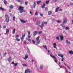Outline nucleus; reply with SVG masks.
<instances>
[{
  "label": "nucleus",
  "instance_id": "1",
  "mask_svg": "<svg viewBox=\"0 0 73 73\" xmlns=\"http://www.w3.org/2000/svg\"><path fill=\"white\" fill-rule=\"evenodd\" d=\"M24 9V7H23L22 6H20V7H19L18 9L19 11H20L19 12L20 13H22L23 12H25L26 11L24 9Z\"/></svg>",
  "mask_w": 73,
  "mask_h": 73
},
{
  "label": "nucleus",
  "instance_id": "2",
  "mask_svg": "<svg viewBox=\"0 0 73 73\" xmlns=\"http://www.w3.org/2000/svg\"><path fill=\"white\" fill-rule=\"evenodd\" d=\"M5 17L6 22H7V23H8V22H9V17L8 15H5Z\"/></svg>",
  "mask_w": 73,
  "mask_h": 73
},
{
  "label": "nucleus",
  "instance_id": "3",
  "mask_svg": "<svg viewBox=\"0 0 73 73\" xmlns=\"http://www.w3.org/2000/svg\"><path fill=\"white\" fill-rule=\"evenodd\" d=\"M50 56L52 58H54V61L55 62H57V60L56 59V58L55 57V56H52L51 55H50Z\"/></svg>",
  "mask_w": 73,
  "mask_h": 73
},
{
  "label": "nucleus",
  "instance_id": "4",
  "mask_svg": "<svg viewBox=\"0 0 73 73\" xmlns=\"http://www.w3.org/2000/svg\"><path fill=\"white\" fill-rule=\"evenodd\" d=\"M27 72H28L29 73H31V70L29 69H28L27 70H26L25 72V73H28Z\"/></svg>",
  "mask_w": 73,
  "mask_h": 73
},
{
  "label": "nucleus",
  "instance_id": "5",
  "mask_svg": "<svg viewBox=\"0 0 73 73\" xmlns=\"http://www.w3.org/2000/svg\"><path fill=\"white\" fill-rule=\"evenodd\" d=\"M58 56L61 57H62V61H64V58H63V55L59 54H58Z\"/></svg>",
  "mask_w": 73,
  "mask_h": 73
},
{
  "label": "nucleus",
  "instance_id": "6",
  "mask_svg": "<svg viewBox=\"0 0 73 73\" xmlns=\"http://www.w3.org/2000/svg\"><path fill=\"white\" fill-rule=\"evenodd\" d=\"M59 36L60 38V40H61V41H62L63 40V38H64V37L63 36L61 35H59Z\"/></svg>",
  "mask_w": 73,
  "mask_h": 73
},
{
  "label": "nucleus",
  "instance_id": "7",
  "mask_svg": "<svg viewBox=\"0 0 73 73\" xmlns=\"http://www.w3.org/2000/svg\"><path fill=\"white\" fill-rule=\"evenodd\" d=\"M38 32L37 31H34L33 32L34 36H36V34Z\"/></svg>",
  "mask_w": 73,
  "mask_h": 73
},
{
  "label": "nucleus",
  "instance_id": "8",
  "mask_svg": "<svg viewBox=\"0 0 73 73\" xmlns=\"http://www.w3.org/2000/svg\"><path fill=\"white\" fill-rule=\"evenodd\" d=\"M66 20H67V18H65L63 22V24H65V23H67Z\"/></svg>",
  "mask_w": 73,
  "mask_h": 73
},
{
  "label": "nucleus",
  "instance_id": "9",
  "mask_svg": "<svg viewBox=\"0 0 73 73\" xmlns=\"http://www.w3.org/2000/svg\"><path fill=\"white\" fill-rule=\"evenodd\" d=\"M21 22V23H27V21H25L24 20H23L22 19H21L20 20Z\"/></svg>",
  "mask_w": 73,
  "mask_h": 73
},
{
  "label": "nucleus",
  "instance_id": "10",
  "mask_svg": "<svg viewBox=\"0 0 73 73\" xmlns=\"http://www.w3.org/2000/svg\"><path fill=\"white\" fill-rule=\"evenodd\" d=\"M53 45L54 46V48H55V49H57V47L56 46H57V44L56 43H54L53 44Z\"/></svg>",
  "mask_w": 73,
  "mask_h": 73
},
{
  "label": "nucleus",
  "instance_id": "11",
  "mask_svg": "<svg viewBox=\"0 0 73 73\" xmlns=\"http://www.w3.org/2000/svg\"><path fill=\"white\" fill-rule=\"evenodd\" d=\"M44 24L42 23L41 25H40V28L42 29H43V27H44Z\"/></svg>",
  "mask_w": 73,
  "mask_h": 73
},
{
  "label": "nucleus",
  "instance_id": "12",
  "mask_svg": "<svg viewBox=\"0 0 73 73\" xmlns=\"http://www.w3.org/2000/svg\"><path fill=\"white\" fill-rule=\"evenodd\" d=\"M8 60V61L9 62H11V61H12V60H11V57H9Z\"/></svg>",
  "mask_w": 73,
  "mask_h": 73
},
{
  "label": "nucleus",
  "instance_id": "13",
  "mask_svg": "<svg viewBox=\"0 0 73 73\" xmlns=\"http://www.w3.org/2000/svg\"><path fill=\"white\" fill-rule=\"evenodd\" d=\"M27 58H28V54H26L25 55V57L24 58V60H26Z\"/></svg>",
  "mask_w": 73,
  "mask_h": 73
},
{
  "label": "nucleus",
  "instance_id": "14",
  "mask_svg": "<svg viewBox=\"0 0 73 73\" xmlns=\"http://www.w3.org/2000/svg\"><path fill=\"white\" fill-rule=\"evenodd\" d=\"M43 65H41L40 67V70H42V69H43Z\"/></svg>",
  "mask_w": 73,
  "mask_h": 73
},
{
  "label": "nucleus",
  "instance_id": "15",
  "mask_svg": "<svg viewBox=\"0 0 73 73\" xmlns=\"http://www.w3.org/2000/svg\"><path fill=\"white\" fill-rule=\"evenodd\" d=\"M68 53H70V54H73V52L72 50H70Z\"/></svg>",
  "mask_w": 73,
  "mask_h": 73
},
{
  "label": "nucleus",
  "instance_id": "16",
  "mask_svg": "<svg viewBox=\"0 0 73 73\" xmlns=\"http://www.w3.org/2000/svg\"><path fill=\"white\" fill-rule=\"evenodd\" d=\"M45 4L44 3L43 5L41 6V7L42 8H44L45 7Z\"/></svg>",
  "mask_w": 73,
  "mask_h": 73
},
{
  "label": "nucleus",
  "instance_id": "17",
  "mask_svg": "<svg viewBox=\"0 0 73 73\" xmlns=\"http://www.w3.org/2000/svg\"><path fill=\"white\" fill-rule=\"evenodd\" d=\"M16 31V29H14L13 30L12 33L13 34H14L15 33V32Z\"/></svg>",
  "mask_w": 73,
  "mask_h": 73
},
{
  "label": "nucleus",
  "instance_id": "18",
  "mask_svg": "<svg viewBox=\"0 0 73 73\" xmlns=\"http://www.w3.org/2000/svg\"><path fill=\"white\" fill-rule=\"evenodd\" d=\"M58 9H59V7H58L57 8H56L55 11V12H58Z\"/></svg>",
  "mask_w": 73,
  "mask_h": 73
},
{
  "label": "nucleus",
  "instance_id": "19",
  "mask_svg": "<svg viewBox=\"0 0 73 73\" xmlns=\"http://www.w3.org/2000/svg\"><path fill=\"white\" fill-rule=\"evenodd\" d=\"M40 40H36V44L37 45L38 44H40Z\"/></svg>",
  "mask_w": 73,
  "mask_h": 73
},
{
  "label": "nucleus",
  "instance_id": "20",
  "mask_svg": "<svg viewBox=\"0 0 73 73\" xmlns=\"http://www.w3.org/2000/svg\"><path fill=\"white\" fill-rule=\"evenodd\" d=\"M44 25V24H45L46 25L47 24H48V23L46 22H42V23Z\"/></svg>",
  "mask_w": 73,
  "mask_h": 73
},
{
  "label": "nucleus",
  "instance_id": "21",
  "mask_svg": "<svg viewBox=\"0 0 73 73\" xmlns=\"http://www.w3.org/2000/svg\"><path fill=\"white\" fill-rule=\"evenodd\" d=\"M43 47L46 50H48V49L47 48L46 46L45 45H43Z\"/></svg>",
  "mask_w": 73,
  "mask_h": 73
},
{
  "label": "nucleus",
  "instance_id": "22",
  "mask_svg": "<svg viewBox=\"0 0 73 73\" xmlns=\"http://www.w3.org/2000/svg\"><path fill=\"white\" fill-rule=\"evenodd\" d=\"M36 2H34V8H35V7H36Z\"/></svg>",
  "mask_w": 73,
  "mask_h": 73
},
{
  "label": "nucleus",
  "instance_id": "23",
  "mask_svg": "<svg viewBox=\"0 0 73 73\" xmlns=\"http://www.w3.org/2000/svg\"><path fill=\"white\" fill-rule=\"evenodd\" d=\"M25 34L24 33L23 35V34L22 35V37L24 38L25 37Z\"/></svg>",
  "mask_w": 73,
  "mask_h": 73
},
{
  "label": "nucleus",
  "instance_id": "24",
  "mask_svg": "<svg viewBox=\"0 0 73 73\" xmlns=\"http://www.w3.org/2000/svg\"><path fill=\"white\" fill-rule=\"evenodd\" d=\"M13 6L12 5H11L10 6V9H12L13 8Z\"/></svg>",
  "mask_w": 73,
  "mask_h": 73
},
{
  "label": "nucleus",
  "instance_id": "25",
  "mask_svg": "<svg viewBox=\"0 0 73 73\" xmlns=\"http://www.w3.org/2000/svg\"><path fill=\"white\" fill-rule=\"evenodd\" d=\"M66 42L67 44H70V41H68L67 40L66 41Z\"/></svg>",
  "mask_w": 73,
  "mask_h": 73
},
{
  "label": "nucleus",
  "instance_id": "26",
  "mask_svg": "<svg viewBox=\"0 0 73 73\" xmlns=\"http://www.w3.org/2000/svg\"><path fill=\"white\" fill-rule=\"evenodd\" d=\"M33 20L35 22L36 21V18L35 17H34L33 18Z\"/></svg>",
  "mask_w": 73,
  "mask_h": 73
},
{
  "label": "nucleus",
  "instance_id": "27",
  "mask_svg": "<svg viewBox=\"0 0 73 73\" xmlns=\"http://www.w3.org/2000/svg\"><path fill=\"white\" fill-rule=\"evenodd\" d=\"M41 1H40L37 2V4H38V5L39 4H40V3H41Z\"/></svg>",
  "mask_w": 73,
  "mask_h": 73
},
{
  "label": "nucleus",
  "instance_id": "28",
  "mask_svg": "<svg viewBox=\"0 0 73 73\" xmlns=\"http://www.w3.org/2000/svg\"><path fill=\"white\" fill-rule=\"evenodd\" d=\"M9 32V30L8 29H6V33H5V35H7L8 33V32Z\"/></svg>",
  "mask_w": 73,
  "mask_h": 73
},
{
  "label": "nucleus",
  "instance_id": "29",
  "mask_svg": "<svg viewBox=\"0 0 73 73\" xmlns=\"http://www.w3.org/2000/svg\"><path fill=\"white\" fill-rule=\"evenodd\" d=\"M52 13V11H48V15H50Z\"/></svg>",
  "mask_w": 73,
  "mask_h": 73
},
{
  "label": "nucleus",
  "instance_id": "30",
  "mask_svg": "<svg viewBox=\"0 0 73 73\" xmlns=\"http://www.w3.org/2000/svg\"><path fill=\"white\" fill-rule=\"evenodd\" d=\"M0 9L2 11H4L5 10V9H4L2 8V7H0Z\"/></svg>",
  "mask_w": 73,
  "mask_h": 73
},
{
  "label": "nucleus",
  "instance_id": "31",
  "mask_svg": "<svg viewBox=\"0 0 73 73\" xmlns=\"http://www.w3.org/2000/svg\"><path fill=\"white\" fill-rule=\"evenodd\" d=\"M39 38H40V37L39 36H38L36 38V40H39Z\"/></svg>",
  "mask_w": 73,
  "mask_h": 73
},
{
  "label": "nucleus",
  "instance_id": "32",
  "mask_svg": "<svg viewBox=\"0 0 73 73\" xmlns=\"http://www.w3.org/2000/svg\"><path fill=\"white\" fill-rule=\"evenodd\" d=\"M56 40H60V38H59V37L58 36H57L56 37Z\"/></svg>",
  "mask_w": 73,
  "mask_h": 73
},
{
  "label": "nucleus",
  "instance_id": "33",
  "mask_svg": "<svg viewBox=\"0 0 73 73\" xmlns=\"http://www.w3.org/2000/svg\"><path fill=\"white\" fill-rule=\"evenodd\" d=\"M40 24V22L39 21H38L37 22V23H36V25H38Z\"/></svg>",
  "mask_w": 73,
  "mask_h": 73
},
{
  "label": "nucleus",
  "instance_id": "34",
  "mask_svg": "<svg viewBox=\"0 0 73 73\" xmlns=\"http://www.w3.org/2000/svg\"><path fill=\"white\" fill-rule=\"evenodd\" d=\"M35 16H38V13L37 12H36L35 13Z\"/></svg>",
  "mask_w": 73,
  "mask_h": 73
},
{
  "label": "nucleus",
  "instance_id": "35",
  "mask_svg": "<svg viewBox=\"0 0 73 73\" xmlns=\"http://www.w3.org/2000/svg\"><path fill=\"white\" fill-rule=\"evenodd\" d=\"M19 37V36L18 35H16L15 37V38H17Z\"/></svg>",
  "mask_w": 73,
  "mask_h": 73
},
{
  "label": "nucleus",
  "instance_id": "36",
  "mask_svg": "<svg viewBox=\"0 0 73 73\" xmlns=\"http://www.w3.org/2000/svg\"><path fill=\"white\" fill-rule=\"evenodd\" d=\"M69 27H65V29H66V30H68L69 29Z\"/></svg>",
  "mask_w": 73,
  "mask_h": 73
},
{
  "label": "nucleus",
  "instance_id": "37",
  "mask_svg": "<svg viewBox=\"0 0 73 73\" xmlns=\"http://www.w3.org/2000/svg\"><path fill=\"white\" fill-rule=\"evenodd\" d=\"M60 26H61V27H62L63 28H65V26H64L63 25H62V24L60 25Z\"/></svg>",
  "mask_w": 73,
  "mask_h": 73
},
{
  "label": "nucleus",
  "instance_id": "38",
  "mask_svg": "<svg viewBox=\"0 0 73 73\" xmlns=\"http://www.w3.org/2000/svg\"><path fill=\"white\" fill-rule=\"evenodd\" d=\"M4 3L5 4H6L7 2L6 1V0H5L4 1Z\"/></svg>",
  "mask_w": 73,
  "mask_h": 73
},
{
  "label": "nucleus",
  "instance_id": "39",
  "mask_svg": "<svg viewBox=\"0 0 73 73\" xmlns=\"http://www.w3.org/2000/svg\"><path fill=\"white\" fill-rule=\"evenodd\" d=\"M49 3V1H48L46 2V4H48Z\"/></svg>",
  "mask_w": 73,
  "mask_h": 73
},
{
  "label": "nucleus",
  "instance_id": "40",
  "mask_svg": "<svg viewBox=\"0 0 73 73\" xmlns=\"http://www.w3.org/2000/svg\"><path fill=\"white\" fill-rule=\"evenodd\" d=\"M16 40L17 41H20V39L18 38H16Z\"/></svg>",
  "mask_w": 73,
  "mask_h": 73
},
{
  "label": "nucleus",
  "instance_id": "41",
  "mask_svg": "<svg viewBox=\"0 0 73 73\" xmlns=\"http://www.w3.org/2000/svg\"><path fill=\"white\" fill-rule=\"evenodd\" d=\"M61 22V21L60 20H58V21H56V23H60Z\"/></svg>",
  "mask_w": 73,
  "mask_h": 73
},
{
  "label": "nucleus",
  "instance_id": "42",
  "mask_svg": "<svg viewBox=\"0 0 73 73\" xmlns=\"http://www.w3.org/2000/svg\"><path fill=\"white\" fill-rule=\"evenodd\" d=\"M26 40H28L29 42L31 41V39H28V38H27Z\"/></svg>",
  "mask_w": 73,
  "mask_h": 73
},
{
  "label": "nucleus",
  "instance_id": "43",
  "mask_svg": "<svg viewBox=\"0 0 73 73\" xmlns=\"http://www.w3.org/2000/svg\"><path fill=\"white\" fill-rule=\"evenodd\" d=\"M18 2H19V3H21V2H22V1H21L20 0H16Z\"/></svg>",
  "mask_w": 73,
  "mask_h": 73
},
{
  "label": "nucleus",
  "instance_id": "44",
  "mask_svg": "<svg viewBox=\"0 0 73 73\" xmlns=\"http://www.w3.org/2000/svg\"><path fill=\"white\" fill-rule=\"evenodd\" d=\"M15 17H13V20L14 21H15Z\"/></svg>",
  "mask_w": 73,
  "mask_h": 73
},
{
  "label": "nucleus",
  "instance_id": "45",
  "mask_svg": "<svg viewBox=\"0 0 73 73\" xmlns=\"http://www.w3.org/2000/svg\"><path fill=\"white\" fill-rule=\"evenodd\" d=\"M27 48L28 49V52H29L30 51H29V49L28 48V47H27Z\"/></svg>",
  "mask_w": 73,
  "mask_h": 73
},
{
  "label": "nucleus",
  "instance_id": "46",
  "mask_svg": "<svg viewBox=\"0 0 73 73\" xmlns=\"http://www.w3.org/2000/svg\"><path fill=\"white\" fill-rule=\"evenodd\" d=\"M28 35H31V32L29 31L28 32Z\"/></svg>",
  "mask_w": 73,
  "mask_h": 73
},
{
  "label": "nucleus",
  "instance_id": "47",
  "mask_svg": "<svg viewBox=\"0 0 73 73\" xmlns=\"http://www.w3.org/2000/svg\"><path fill=\"white\" fill-rule=\"evenodd\" d=\"M32 42H33V44H35V42L34 41V40H32Z\"/></svg>",
  "mask_w": 73,
  "mask_h": 73
},
{
  "label": "nucleus",
  "instance_id": "48",
  "mask_svg": "<svg viewBox=\"0 0 73 73\" xmlns=\"http://www.w3.org/2000/svg\"><path fill=\"white\" fill-rule=\"evenodd\" d=\"M23 65L24 66H27V65L26 64H23Z\"/></svg>",
  "mask_w": 73,
  "mask_h": 73
},
{
  "label": "nucleus",
  "instance_id": "49",
  "mask_svg": "<svg viewBox=\"0 0 73 73\" xmlns=\"http://www.w3.org/2000/svg\"><path fill=\"white\" fill-rule=\"evenodd\" d=\"M42 31H39L38 32V34H41V33H42Z\"/></svg>",
  "mask_w": 73,
  "mask_h": 73
},
{
  "label": "nucleus",
  "instance_id": "50",
  "mask_svg": "<svg viewBox=\"0 0 73 73\" xmlns=\"http://www.w3.org/2000/svg\"><path fill=\"white\" fill-rule=\"evenodd\" d=\"M39 15L40 16H43V15L41 13H40Z\"/></svg>",
  "mask_w": 73,
  "mask_h": 73
},
{
  "label": "nucleus",
  "instance_id": "51",
  "mask_svg": "<svg viewBox=\"0 0 73 73\" xmlns=\"http://www.w3.org/2000/svg\"><path fill=\"white\" fill-rule=\"evenodd\" d=\"M7 53H5L3 55V56H6V55H7Z\"/></svg>",
  "mask_w": 73,
  "mask_h": 73
},
{
  "label": "nucleus",
  "instance_id": "52",
  "mask_svg": "<svg viewBox=\"0 0 73 73\" xmlns=\"http://www.w3.org/2000/svg\"><path fill=\"white\" fill-rule=\"evenodd\" d=\"M28 2H25V5H27V4H28Z\"/></svg>",
  "mask_w": 73,
  "mask_h": 73
},
{
  "label": "nucleus",
  "instance_id": "53",
  "mask_svg": "<svg viewBox=\"0 0 73 73\" xmlns=\"http://www.w3.org/2000/svg\"><path fill=\"white\" fill-rule=\"evenodd\" d=\"M14 66H17V63H14Z\"/></svg>",
  "mask_w": 73,
  "mask_h": 73
},
{
  "label": "nucleus",
  "instance_id": "54",
  "mask_svg": "<svg viewBox=\"0 0 73 73\" xmlns=\"http://www.w3.org/2000/svg\"><path fill=\"white\" fill-rule=\"evenodd\" d=\"M15 64V62H13L11 63V64H13V65Z\"/></svg>",
  "mask_w": 73,
  "mask_h": 73
},
{
  "label": "nucleus",
  "instance_id": "55",
  "mask_svg": "<svg viewBox=\"0 0 73 73\" xmlns=\"http://www.w3.org/2000/svg\"><path fill=\"white\" fill-rule=\"evenodd\" d=\"M45 11H47L48 10V7H46L45 9Z\"/></svg>",
  "mask_w": 73,
  "mask_h": 73
},
{
  "label": "nucleus",
  "instance_id": "56",
  "mask_svg": "<svg viewBox=\"0 0 73 73\" xmlns=\"http://www.w3.org/2000/svg\"><path fill=\"white\" fill-rule=\"evenodd\" d=\"M26 43H27V42H26V41L25 40V42H24V44H26Z\"/></svg>",
  "mask_w": 73,
  "mask_h": 73
},
{
  "label": "nucleus",
  "instance_id": "57",
  "mask_svg": "<svg viewBox=\"0 0 73 73\" xmlns=\"http://www.w3.org/2000/svg\"><path fill=\"white\" fill-rule=\"evenodd\" d=\"M57 0H53V1H54V2H56Z\"/></svg>",
  "mask_w": 73,
  "mask_h": 73
},
{
  "label": "nucleus",
  "instance_id": "58",
  "mask_svg": "<svg viewBox=\"0 0 73 73\" xmlns=\"http://www.w3.org/2000/svg\"><path fill=\"white\" fill-rule=\"evenodd\" d=\"M21 40H23L24 38L23 37L21 38Z\"/></svg>",
  "mask_w": 73,
  "mask_h": 73
},
{
  "label": "nucleus",
  "instance_id": "59",
  "mask_svg": "<svg viewBox=\"0 0 73 73\" xmlns=\"http://www.w3.org/2000/svg\"><path fill=\"white\" fill-rule=\"evenodd\" d=\"M70 5H71H71H73V3H70Z\"/></svg>",
  "mask_w": 73,
  "mask_h": 73
},
{
  "label": "nucleus",
  "instance_id": "60",
  "mask_svg": "<svg viewBox=\"0 0 73 73\" xmlns=\"http://www.w3.org/2000/svg\"><path fill=\"white\" fill-rule=\"evenodd\" d=\"M30 13L31 15H32V12H31V11H30Z\"/></svg>",
  "mask_w": 73,
  "mask_h": 73
},
{
  "label": "nucleus",
  "instance_id": "61",
  "mask_svg": "<svg viewBox=\"0 0 73 73\" xmlns=\"http://www.w3.org/2000/svg\"><path fill=\"white\" fill-rule=\"evenodd\" d=\"M67 68L69 69H70V67H69L68 66H67Z\"/></svg>",
  "mask_w": 73,
  "mask_h": 73
},
{
  "label": "nucleus",
  "instance_id": "62",
  "mask_svg": "<svg viewBox=\"0 0 73 73\" xmlns=\"http://www.w3.org/2000/svg\"><path fill=\"white\" fill-rule=\"evenodd\" d=\"M28 38H31V36H29V35H28Z\"/></svg>",
  "mask_w": 73,
  "mask_h": 73
},
{
  "label": "nucleus",
  "instance_id": "63",
  "mask_svg": "<svg viewBox=\"0 0 73 73\" xmlns=\"http://www.w3.org/2000/svg\"><path fill=\"white\" fill-rule=\"evenodd\" d=\"M3 28H6V26H3Z\"/></svg>",
  "mask_w": 73,
  "mask_h": 73
},
{
  "label": "nucleus",
  "instance_id": "64",
  "mask_svg": "<svg viewBox=\"0 0 73 73\" xmlns=\"http://www.w3.org/2000/svg\"><path fill=\"white\" fill-rule=\"evenodd\" d=\"M72 24H73V20H72Z\"/></svg>",
  "mask_w": 73,
  "mask_h": 73
}]
</instances>
